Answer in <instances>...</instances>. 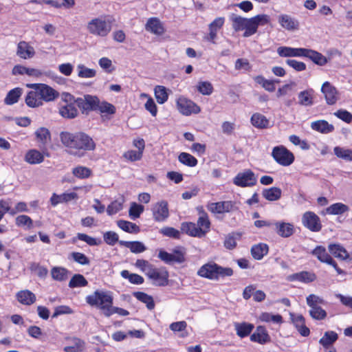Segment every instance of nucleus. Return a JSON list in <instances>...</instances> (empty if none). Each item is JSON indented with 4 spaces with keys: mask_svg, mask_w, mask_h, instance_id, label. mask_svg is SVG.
Here are the masks:
<instances>
[{
    "mask_svg": "<svg viewBox=\"0 0 352 352\" xmlns=\"http://www.w3.org/2000/svg\"><path fill=\"white\" fill-rule=\"evenodd\" d=\"M281 195L282 190L278 187L265 188L262 192L263 197L270 201L278 200L281 197Z\"/></svg>",
    "mask_w": 352,
    "mask_h": 352,
    "instance_id": "obj_40",
    "label": "nucleus"
},
{
    "mask_svg": "<svg viewBox=\"0 0 352 352\" xmlns=\"http://www.w3.org/2000/svg\"><path fill=\"white\" fill-rule=\"evenodd\" d=\"M78 76L81 78H91L96 75V71L87 67L82 64L77 65Z\"/></svg>",
    "mask_w": 352,
    "mask_h": 352,
    "instance_id": "obj_53",
    "label": "nucleus"
},
{
    "mask_svg": "<svg viewBox=\"0 0 352 352\" xmlns=\"http://www.w3.org/2000/svg\"><path fill=\"white\" fill-rule=\"evenodd\" d=\"M311 254L320 262L331 265L338 274H344V272L338 266L337 263L333 259L331 255L327 252L326 248L322 245L316 246Z\"/></svg>",
    "mask_w": 352,
    "mask_h": 352,
    "instance_id": "obj_12",
    "label": "nucleus"
},
{
    "mask_svg": "<svg viewBox=\"0 0 352 352\" xmlns=\"http://www.w3.org/2000/svg\"><path fill=\"white\" fill-rule=\"evenodd\" d=\"M117 226L124 232L129 233H138L140 232L138 226L128 221L119 220L117 221Z\"/></svg>",
    "mask_w": 352,
    "mask_h": 352,
    "instance_id": "obj_48",
    "label": "nucleus"
},
{
    "mask_svg": "<svg viewBox=\"0 0 352 352\" xmlns=\"http://www.w3.org/2000/svg\"><path fill=\"white\" fill-rule=\"evenodd\" d=\"M86 28L91 34L104 37L111 30V21L103 17L94 18L87 23Z\"/></svg>",
    "mask_w": 352,
    "mask_h": 352,
    "instance_id": "obj_4",
    "label": "nucleus"
},
{
    "mask_svg": "<svg viewBox=\"0 0 352 352\" xmlns=\"http://www.w3.org/2000/svg\"><path fill=\"white\" fill-rule=\"evenodd\" d=\"M60 139L67 153L78 157H84L87 152L94 151L96 146L93 138L83 132L63 131L60 133Z\"/></svg>",
    "mask_w": 352,
    "mask_h": 352,
    "instance_id": "obj_1",
    "label": "nucleus"
},
{
    "mask_svg": "<svg viewBox=\"0 0 352 352\" xmlns=\"http://www.w3.org/2000/svg\"><path fill=\"white\" fill-rule=\"evenodd\" d=\"M133 296L140 302L146 304V307L149 310H152L155 307V302L151 296L142 292H137L133 293Z\"/></svg>",
    "mask_w": 352,
    "mask_h": 352,
    "instance_id": "obj_46",
    "label": "nucleus"
},
{
    "mask_svg": "<svg viewBox=\"0 0 352 352\" xmlns=\"http://www.w3.org/2000/svg\"><path fill=\"white\" fill-rule=\"evenodd\" d=\"M85 301L90 306L101 310L106 316V314H109V309L113 305V298L111 292L97 289L93 294L87 296Z\"/></svg>",
    "mask_w": 352,
    "mask_h": 352,
    "instance_id": "obj_2",
    "label": "nucleus"
},
{
    "mask_svg": "<svg viewBox=\"0 0 352 352\" xmlns=\"http://www.w3.org/2000/svg\"><path fill=\"white\" fill-rule=\"evenodd\" d=\"M76 239L84 241L90 246L99 245L102 243L101 239L94 238L84 233H78L76 236L74 238L73 241L75 242Z\"/></svg>",
    "mask_w": 352,
    "mask_h": 352,
    "instance_id": "obj_50",
    "label": "nucleus"
},
{
    "mask_svg": "<svg viewBox=\"0 0 352 352\" xmlns=\"http://www.w3.org/2000/svg\"><path fill=\"white\" fill-rule=\"evenodd\" d=\"M302 225L311 232H319L322 229L320 217L314 212H305L302 217Z\"/></svg>",
    "mask_w": 352,
    "mask_h": 352,
    "instance_id": "obj_14",
    "label": "nucleus"
},
{
    "mask_svg": "<svg viewBox=\"0 0 352 352\" xmlns=\"http://www.w3.org/2000/svg\"><path fill=\"white\" fill-rule=\"evenodd\" d=\"M67 341L69 345L63 348L65 352H82L85 349V342L77 337L69 338Z\"/></svg>",
    "mask_w": 352,
    "mask_h": 352,
    "instance_id": "obj_25",
    "label": "nucleus"
},
{
    "mask_svg": "<svg viewBox=\"0 0 352 352\" xmlns=\"http://www.w3.org/2000/svg\"><path fill=\"white\" fill-rule=\"evenodd\" d=\"M250 121L252 124L257 129H268L271 126L270 120L264 115L259 113H254Z\"/></svg>",
    "mask_w": 352,
    "mask_h": 352,
    "instance_id": "obj_29",
    "label": "nucleus"
},
{
    "mask_svg": "<svg viewBox=\"0 0 352 352\" xmlns=\"http://www.w3.org/2000/svg\"><path fill=\"white\" fill-rule=\"evenodd\" d=\"M70 274V272L63 267H53L51 270V276L53 280L63 282L65 281Z\"/></svg>",
    "mask_w": 352,
    "mask_h": 352,
    "instance_id": "obj_35",
    "label": "nucleus"
},
{
    "mask_svg": "<svg viewBox=\"0 0 352 352\" xmlns=\"http://www.w3.org/2000/svg\"><path fill=\"white\" fill-rule=\"evenodd\" d=\"M225 22L224 17H217L209 25V34L206 36V39L215 43V39L217 36V32L223 27Z\"/></svg>",
    "mask_w": 352,
    "mask_h": 352,
    "instance_id": "obj_22",
    "label": "nucleus"
},
{
    "mask_svg": "<svg viewBox=\"0 0 352 352\" xmlns=\"http://www.w3.org/2000/svg\"><path fill=\"white\" fill-rule=\"evenodd\" d=\"M309 312L311 317L315 320H322L327 317L326 311L320 305L311 307Z\"/></svg>",
    "mask_w": 352,
    "mask_h": 352,
    "instance_id": "obj_63",
    "label": "nucleus"
},
{
    "mask_svg": "<svg viewBox=\"0 0 352 352\" xmlns=\"http://www.w3.org/2000/svg\"><path fill=\"white\" fill-rule=\"evenodd\" d=\"M25 158V161L30 164H40L44 160L43 155L35 149L29 151Z\"/></svg>",
    "mask_w": 352,
    "mask_h": 352,
    "instance_id": "obj_45",
    "label": "nucleus"
},
{
    "mask_svg": "<svg viewBox=\"0 0 352 352\" xmlns=\"http://www.w3.org/2000/svg\"><path fill=\"white\" fill-rule=\"evenodd\" d=\"M16 296L18 301L25 305H32L36 300L35 294L28 289L17 292Z\"/></svg>",
    "mask_w": 352,
    "mask_h": 352,
    "instance_id": "obj_31",
    "label": "nucleus"
},
{
    "mask_svg": "<svg viewBox=\"0 0 352 352\" xmlns=\"http://www.w3.org/2000/svg\"><path fill=\"white\" fill-rule=\"evenodd\" d=\"M177 108L180 113L188 116L201 111L200 107L192 100L184 96H179L176 100Z\"/></svg>",
    "mask_w": 352,
    "mask_h": 352,
    "instance_id": "obj_10",
    "label": "nucleus"
},
{
    "mask_svg": "<svg viewBox=\"0 0 352 352\" xmlns=\"http://www.w3.org/2000/svg\"><path fill=\"white\" fill-rule=\"evenodd\" d=\"M268 245L265 243L254 245L251 248V254L256 260H261L268 253Z\"/></svg>",
    "mask_w": 352,
    "mask_h": 352,
    "instance_id": "obj_39",
    "label": "nucleus"
},
{
    "mask_svg": "<svg viewBox=\"0 0 352 352\" xmlns=\"http://www.w3.org/2000/svg\"><path fill=\"white\" fill-rule=\"evenodd\" d=\"M16 226L23 228L25 230H30L33 227V221L25 214L19 215L15 219Z\"/></svg>",
    "mask_w": 352,
    "mask_h": 352,
    "instance_id": "obj_49",
    "label": "nucleus"
},
{
    "mask_svg": "<svg viewBox=\"0 0 352 352\" xmlns=\"http://www.w3.org/2000/svg\"><path fill=\"white\" fill-rule=\"evenodd\" d=\"M145 29L156 35H161L164 33V30L160 21L156 17H152L148 19Z\"/></svg>",
    "mask_w": 352,
    "mask_h": 352,
    "instance_id": "obj_27",
    "label": "nucleus"
},
{
    "mask_svg": "<svg viewBox=\"0 0 352 352\" xmlns=\"http://www.w3.org/2000/svg\"><path fill=\"white\" fill-rule=\"evenodd\" d=\"M25 104L32 108L38 107L43 105L39 95L37 93V90L30 91L25 98Z\"/></svg>",
    "mask_w": 352,
    "mask_h": 352,
    "instance_id": "obj_38",
    "label": "nucleus"
},
{
    "mask_svg": "<svg viewBox=\"0 0 352 352\" xmlns=\"http://www.w3.org/2000/svg\"><path fill=\"white\" fill-rule=\"evenodd\" d=\"M199 217L197 220V226L198 228H202V230L206 231V234L209 231L210 226V221L206 212L201 208L199 211Z\"/></svg>",
    "mask_w": 352,
    "mask_h": 352,
    "instance_id": "obj_56",
    "label": "nucleus"
},
{
    "mask_svg": "<svg viewBox=\"0 0 352 352\" xmlns=\"http://www.w3.org/2000/svg\"><path fill=\"white\" fill-rule=\"evenodd\" d=\"M182 230L189 236L201 238L205 236L206 231L202 228H198L197 224L192 222L182 223Z\"/></svg>",
    "mask_w": 352,
    "mask_h": 352,
    "instance_id": "obj_21",
    "label": "nucleus"
},
{
    "mask_svg": "<svg viewBox=\"0 0 352 352\" xmlns=\"http://www.w3.org/2000/svg\"><path fill=\"white\" fill-rule=\"evenodd\" d=\"M231 20L232 21V28L236 32L244 30L248 18L233 15Z\"/></svg>",
    "mask_w": 352,
    "mask_h": 352,
    "instance_id": "obj_60",
    "label": "nucleus"
},
{
    "mask_svg": "<svg viewBox=\"0 0 352 352\" xmlns=\"http://www.w3.org/2000/svg\"><path fill=\"white\" fill-rule=\"evenodd\" d=\"M16 55L23 59H30L34 56L35 51L26 41H20L17 45Z\"/></svg>",
    "mask_w": 352,
    "mask_h": 352,
    "instance_id": "obj_20",
    "label": "nucleus"
},
{
    "mask_svg": "<svg viewBox=\"0 0 352 352\" xmlns=\"http://www.w3.org/2000/svg\"><path fill=\"white\" fill-rule=\"evenodd\" d=\"M119 244L121 246H124L127 248H129L131 252L134 254H139L144 252L146 250V246L143 243L140 241H119Z\"/></svg>",
    "mask_w": 352,
    "mask_h": 352,
    "instance_id": "obj_36",
    "label": "nucleus"
},
{
    "mask_svg": "<svg viewBox=\"0 0 352 352\" xmlns=\"http://www.w3.org/2000/svg\"><path fill=\"white\" fill-rule=\"evenodd\" d=\"M23 93V89L20 87H16L14 89H11L7 94L5 99L4 103L7 105H12L16 103L19 101V99Z\"/></svg>",
    "mask_w": 352,
    "mask_h": 352,
    "instance_id": "obj_41",
    "label": "nucleus"
},
{
    "mask_svg": "<svg viewBox=\"0 0 352 352\" xmlns=\"http://www.w3.org/2000/svg\"><path fill=\"white\" fill-rule=\"evenodd\" d=\"M256 177L250 169L239 173L233 179V183L240 187L253 186L256 184Z\"/></svg>",
    "mask_w": 352,
    "mask_h": 352,
    "instance_id": "obj_15",
    "label": "nucleus"
},
{
    "mask_svg": "<svg viewBox=\"0 0 352 352\" xmlns=\"http://www.w3.org/2000/svg\"><path fill=\"white\" fill-rule=\"evenodd\" d=\"M31 87L37 90L41 102H52L59 97V93L46 84H32L31 85Z\"/></svg>",
    "mask_w": 352,
    "mask_h": 352,
    "instance_id": "obj_11",
    "label": "nucleus"
},
{
    "mask_svg": "<svg viewBox=\"0 0 352 352\" xmlns=\"http://www.w3.org/2000/svg\"><path fill=\"white\" fill-rule=\"evenodd\" d=\"M72 174L78 179H87L89 178L92 171L89 168L83 166H78L72 169Z\"/></svg>",
    "mask_w": 352,
    "mask_h": 352,
    "instance_id": "obj_51",
    "label": "nucleus"
},
{
    "mask_svg": "<svg viewBox=\"0 0 352 352\" xmlns=\"http://www.w3.org/2000/svg\"><path fill=\"white\" fill-rule=\"evenodd\" d=\"M316 279V276L314 272L308 271H302L289 275L287 280L290 282H300L303 283H309Z\"/></svg>",
    "mask_w": 352,
    "mask_h": 352,
    "instance_id": "obj_19",
    "label": "nucleus"
},
{
    "mask_svg": "<svg viewBox=\"0 0 352 352\" xmlns=\"http://www.w3.org/2000/svg\"><path fill=\"white\" fill-rule=\"evenodd\" d=\"M333 151L338 157L346 161H352V149L336 146Z\"/></svg>",
    "mask_w": 352,
    "mask_h": 352,
    "instance_id": "obj_59",
    "label": "nucleus"
},
{
    "mask_svg": "<svg viewBox=\"0 0 352 352\" xmlns=\"http://www.w3.org/2000/svg\"><path fill=\"white\" fill-rule=\"evenodd\" d=\"M349 210V206L342 203H336L326 208L327 214L333 215L342 214Z\"/></svg>",
    "mask_w": 352,
    "mask_h": 352,
    "instance_id": "obj_44",
    "label": "nucleus"
},
{
    "mask_svg": "<svg viewBox=\"0 0 352 352\" xmlns=\"http://www.w3.org/2000/svg\"><path fill=\"white\" fill-rule=\"evenodd\" d=\"M151 210L153 219L156 222H165L169 217L168 205V202L165 200L154 204Z\"/></svg>",
    "mask_w": 352,
    "mask_h": 352,
    "instance_id": "obj_13",
    "label": "nucleus"
},
{
    "mask_svg": "<svg viewBox=\"0 0 352 352\" xmlns=\"http://www.w3.org/2000/svg\"><path fill=\"white\" fill-rule=\"evenodd\" d=\"M121 276L128 279L129 282L135 285H141L144 283V278L137 274H131L128 270H122L120 273Z\"/></svg>",
    "mask_w": 352,
    "mask_h": 352,
    "instance_id": "obj_57",
    "label": "nucleus"
},
{
    "mask_svg": "<svg viewBox=\"0 0 352 352\" xmlns=\"http://www.w3.org/2000/svg\"><path fill=\"white\" fill-rule=\"evenodd\" d=\"M250 340L254 342L263 344L270 340V338L265 329L263 326H258L254 333L250 336Z\"/></svg>",
    "mask_w": 352,
    "mask_h": 352,
    "instance_id": "obj_26",
    "label": "nucleus"
},
{
    "mask_svg": "<svg viewBox=\"0 0 352 352\" xmlns=\"http://www.w3.org/2000/svg\"><path fill=\"white\" fill-rule=\"evenodd\" d=\"M63 104L59 108L60 115L67 119L76 118L78 111L76 107L75 97L69 93H63L61 96Z\"/></svg>",
    "mask_w": 352,
    "mask_h": 352,
    "instance_id": "obj_5",
    "label": "nucleus"
},
{
    "mask_svg": "<svg viewBox=\"0 0 352 352\" xmlns=\"http://www.w3.org/2000/svg\"><path fill=\"white\" fill-rule=\"evenodd\" d=\"M88 285L86 278L80 274H74L69 282L68 286L70 288L85 287Z\"/></svg>",
    "mask_w": 352,
    "mask_h": 352,
    "instance_id": "obj_52",
    "label": "nucleus"
},
{
    "mask_svg": "<svg viewBox=\"0 0 352 352\" xmlns=\"http://www.w3.org/2000/svg\"><path fill=\"white\" fill-rule=\"evenodd\" d=\"M270 18L267 14H258L254 17L248 19L245 23L244 37H250L256 33L258 27L265 25L270 23Z\"/></svg>",
    "mask_w": 352,
    "mask_h": 352,
    "instance_id": "obj_6",
    "label": "nucleus"
},
{
    "mask_svg": "<svg viewBox=\"0 0 352 352\" xmlns=\"http://www.w3.org/2000/svg\"><path fill=\"white\" fill-rule=\"evenodd\" d=\"M155 96L159 104H164L168 98L166 88L162 85H157L154 89Z\"/></svg>",
    "mask_w": 352,
    "mask_h": 352,
    "instance_id": "obj_54",
    "label": "nucleus"
},
{
    "mask_svg": "<svg viewBox=\"0 0 352 352\" xmlns=\"http://www.w3.org/2000/svg\"><path fill=\"white\" fill-rule=\"evenodd\" d=\"M329 253L341 261H352V254H349L340 243H330L328 245Z\"/></svg>",
    "mask_w": 352,
    "mask_h": 352,
    "instance_id": "obj_17",
    "label": "nucleus"
},
{
    "mask_svg": "<svg viewBox=\"0 0 352 352\" xmlns=\"http://www.w3.org/2000/svg\"><path fill=\"white\" fill-rule=\"evenodd\" d=\"M76 105L82 114L88 115L89 112L96 111L98 102V97L89 94L84 95L82 98H75Z\"/></svg>",
    "mask_w": 352,
    "mask_h": 352,
    "instance_id": "obj_9",
    "label": "nucleus"
},
{
    "mask_svg": "<svg viewBox=\"0 0 352 352\" xmlns=\"http://www.w3.org/2000/svg\"><path fill=\"white\" fill-rule=\"evenodd\" d=\"M96 111H99L101 113L114 114L116 113V107L107 101L101 102L98 98Z\"/></svg>",
    "mask_w": 352,
    "mask_h": 352,
    "instance_id": "obj_55",
    "label": "nucleus"
},
{
    "mask_svg": "<svg viewBox=\"0 0 352 352\" xmlns=\"http://www.w3.org/2000/svg\"><path fill=\"white\" fill-rule=\"evenodd\" d=\"M306 57L309 58L315 64L320 66H323L327 63V58L324 56L321 53L311 49L308 50Z\"/></svg>",
    "mask_w": 352,
    "mask_h": 352,
    "instance_id": "obj_43",
    "label": "nucleus"
},
{
    "mask_svg": "<svg viewBox=\"0 0 352 352\" xmlns=\"http://www.w3.org/2000/svg\"><path fill=\"white\" fill-rule=\"evenodd\" d=\"M178 160L182 164L190 167L195 166L198 162L197 160L194 156L184 152L179 154Z\"/></svg>",
    "mask_w": 352,
    "mask_h": 352,
    "instance_id": "obj_58",
    "label": "nucleus"
},
{
    "mask_svg": "<svg viewBox=\"0 0 352 352\" xmlns=\"http://www.w3.org/2000/svg\"><path fill=\"white\" fill-rule=\"evenodd\" d=\"M321 92L324 96L327 104L333 105L339 99L338 91L329 82H324L321 87Z\"/></svg>",
    "mask_w": 352,
    "mask_h": 352,
    "instance_id": "obj_16",
    "label": "nucleus"
},
{
    "mask_svg": "<svg viewBox=\"0 0 352 352\" xmlns=\"http://www.w3.org/2000/svg\"><path fill=\"white\" fill-rule=\"evenodd\" d=\"M197 274L204 278L218 280L220 278L231 276L233 270L230 267H223L211 261L203 265L197 271Z\"/></svg>",
    "mask_w": 352,
    "mask_h": 352,
    "instance_id": "obj_3",
    "label": "nucleus"
},
{
    "mask_svg": "<svg viewBox=\"0 0 352 352\" xmlns=\"http://www.w3.org/2000/svg\"><path fill=\"white\" fill-rule=\"evenodd\" d=\"M13 75H24L26 74L28 76L39 77L43 73L37 69L28 68L25 66L17 65H15L12 71Z\"/></svg>",
    "mask_w": 352,
    "mask_h": 352,
    "instance_id": "obj_28",
    "label": "nucleus"
},
{
    "mask_svg": "<svg viewBox=\"0 0 352 352\" xmlns=\"http://www.w3.org/2000/svg\"><path fill=\"white\" fill-rule=\"evenodd\" d=\"M276 232L282 237L287 238L294 233V226L292 224L285 222H275Z\"/></svg>",
    "mask_w": 352,
    "mask_h": 352,
    "instance_id": "obj_34",
    "label": "nucleus"
},
{
    "mask_svg": "<svg viewBox=\"0 0 352 352\" xmlns=\"http://www.w3.org/2000/svg\"><path fill=\"white\" fill-rule=\"evenodd\" d=\"M241 237L239 233L232 232L226 236L224 246L226 249L232 250L236 246V239Z\"/></svg>",
    "mask_w": 352,
    "mask_h": 352,
    "instance_id": "obj_61",
    "label": "nucleus"
},
{
    "mask_svg": "<svg viewBox=\"0 0 352 352\" xmlns=\"http://www.w3.org/2000/svg\"><path fill=\"white\" fill-rule=\"evenodd\" d=\"M146 276L152 280L153 285L155 286H166L168 283L169 274L165 267H153L149 268Z\"/></svg>",
    "mask_w": 352,
    "mask_h": 352,
    "instance_id": "obj_8",
    "label": "nucleus"
},
{
    "mask_svg": "<svg viewBox=\"0 0 352 352\" xmlns=\"http://www.w3.org/2000/svg\"><path fill=\"white\" fill-rule=\"evenodd\" d=\"M35 135L43 146H45L51 140L50 132L45 127L38 129L35 132Z\"/></svg>",
    "mask_w": 352,
    "mask_h": 352,
    "instance_id": "obj_47",
    "label": "nucleus"
},
{
    "mask_svg": "<svg viewBox=\"0 0 352 352\" xmlns=\"http://www.w3.org/2000/svg\"><path fill=\"white\" fill-rule=\"evenodd\" d=\"M254 81L262 86L266 91L273 92L276 87L275 83H278L279 80H267L263 76H256L254 78Z\"/></svg>",
    "mask_w": 352,
    "mask_h": 352,
    "instance_id": "obj_37",
    "label": "nucleus"
},
{
    "mask_svg": "<svg viewBox=\"0 0 352 352\" xmlns=\"http://www.w3.org/2000/svg\"><path fill=\"white\" fill-rule=\"evenodd\" d=\"M197 89L199 93L205 96L211 95L214 89L212 85L208 81L199 82Z\"/></svg>",
    "mask_w": 352,
    "mask_h": 352,
    "instance_id": "obj_62",
    "label": "nucleus"
},
{
    "mask_svg": "<svg viewBox=\"0 0 352 352\" xmlns=\"http://www.w3.org/2000/svg\"><path fill=\"white\" fill-rule=\"evenodd\" d=\"M311 127L313 130L324 134L331 133L334 130L333 125L324 120L311 122Z\"/></svg>",
    "mask_w": 352,
    "mask_h": 352,
    "instance_id": "obj_33",
    "label": "nucleus"
},
{
    "mask_svg": "<svg viewBox=\"0 0 352 352\" xmlns=\"http://www.w3.org/2000/svg\"><path fill=\"white\" fill-rule=\"evenodd\" d=\"M278 23L283 28L289 31H294L299 28L298 21L288 14L280 15Z\"/></svg>",
    "mask_w": 352,
    "mask_h": 352,
    "instance_id": "obj_24",
    "label": "nucleus"
},
{
    "mask_svg": "<svg viewBox=\"0 0 352 352\" xmlns=\"http://www.w3.org/2000/svg\"><path fill=\"white\" fill-rule=\"evenodd\" d=\"M144 207L142 205L133 202L129 210V216L131 219L135 220L140 217V214L144 212Z\"/></svg>",
    "mask_w": 352,
    "mask_h": 352,
    "instance_id": "obj_64",
    "label": "nucleus"
},
{
    "mask_svg": "<svg viewBox=\"0 0 352 352\" xmlns=\"http://www.w3.org/2000/svg\"><path fill=\"white\" fill-rule=\"evenodd\" d=\"M208 209L214 214L230 212L234 208V204L231 201H223L210 203L208 205Z\"/></svg>",
    "mask_w": 352,
    "mask_h": 352,
    "instance_id": "obj_18",
    "label": "nucleus"
},
{
    "mask_svg": "<svg viewBox=\"0 0 352 352\" xmlns=\"http://www.w3.org/2000/svg\"><path fill=\"white\" fill-rule=\"evenodd\" d=\"M314 90L307 89L298 94V104L305 107H309L314 104Z\"/></svg>",
    "mask_w": 352,
    "mask_h": 352,
    "instance_id": "obj_32",
    "label": "nucleus"
},
{
    "mask_svg": "<svg viewBox=\"0 0 352 352\" xmlns=\"http://www.w3.org/2000/svg\"><path fill=\"white\" fill-rule=\"evenodd\" d=\"M234 326L236 335L241 338L249 336L254 328L253 324L245 322H235Z\"/></svg>",
    "mask_w": 352,
    "mask_h": 352,
    "instance_id": "obj_30",
    "label": "nucleus"
},
{
    "mask_svg": "<svg viewBox=\"0 0 352 352\" xmlns=\"http://www.w3.org/2000/svg\"><path fill=\"white\" fill-rule=\"evenodd\" d=\"M272 156L280 165L288 166L294 161V154L284 146H277L273 148Z\"/></svg>",
    "mask_w": 352,
    "mask_h": 352,
    "instance_id": "obj_7",
    "label": "nucleus"
},
{
    "mask_svg": "<svg viewBox=\"0 0 352 352\" xmlns=\"http://www.w3.org/2000/svg\"><path fill=\"white\" fill-rule=\"evenodd\" d=\"M290 318L293 324L302 336L307 337L309 335V329L305 326V318L302 315L290 314Z\"/></svg>",
    "mask_w": 352,
    "mask_h": 352,
    "instance_id": "obj_23",
    "label": "nucleus"
},
{
    "mask_svg": "<svg viewBox=\"0 0 352 352\" xmlns=\"http://www.w3.org/2000/svg\"><path fill=\"white\" fill-rule=\"evenodd\" d=\"M338 338L337 333L333 331H326L324 336L320 339L319 343L324 348H329L331 346Z\"/></svg>",
    "mask_w": 352,
    "mask_h": 352,
    "instance_id": "obj_42",
    "label": "nucleus"
}]
</instances>
